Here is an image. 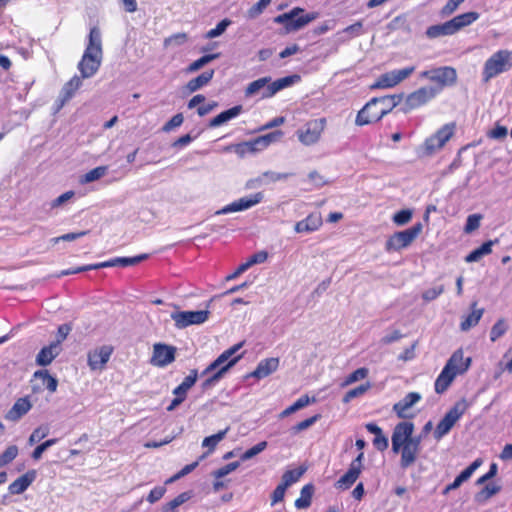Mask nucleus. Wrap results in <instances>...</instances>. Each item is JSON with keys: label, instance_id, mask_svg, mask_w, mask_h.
<instances>
[{"label": "nucleus", "instance_id": "f257e3e1", "mask_svg": "<svg viewBox=\"0 0 512 512\" xmlns=\"http://www.w3.org/2000/svg\"><path fill=\"white\" fill-rule=\"evenodd\" d=\"M414 424L409 421L398 423L393 430L392 451L400 453V466L407 469L415 463L421 451V437H413Z\"/></svg>", "mask_w": 512, "mask_h": 512}, {"label": "nucleus", "instance_id": "f03ea898", "mask_svg": "<svg viewBox=\"0 0 512 512\" xmlns=\"http://www.w3.org/2000/svg\"><path fill=\"white\" fill-rule=\"evenodd\" d=\"M242 346L243 342H240L228 348L201 372V377H207L201 385L204 391L218 383L224 374L242 358L241 354L236 355Z\"/></svg>", "mask_w": 512, "mask_h": 512}, {"label": "nucleus", "instance_id": "7ed1b4c3", "mask_svg": "<svg viewBox=\"0 0 512 512\" xmlns=\"http://www.w3.org/2000/svg\"><path fill=\"white\" fill-rule=\"evenodd\" d=\"M403 99V94L387 95L372 98L358 112L355 123L364 126L377 122L393 110Z\"/></svg>", "mask_w": 512, "mask_h": 512}, {"label": "nucleus", "instance_id": "20e7f679", "mask_svg": "<svg viewBox=\"0 0 512 512\" xmlns=\"http://www.w3.org/2000/svg\"><path fill=\"white\" fill-rule=\"evenodd\" d=\"M298 80H300L298 75L286 76L273 82H271L270 77H262L248 84L245 89V96L251 97L257 93H261L262 99L271 98L276 93L293 85Z\"/></svg>", "mask_w": 512, "mask_h": 512}, {"label": "nucleus", "instance_id": "39448f33", "mask_svg": "<svg viewBox=\"0 0 512 512\" xmlns=\"http://www.w3.org/2000/svg\"><path fill=\"white\" fill-rule=\"evenodd\" d=\"M512 69V52L506 49L493 53L484 63L482 79L485 83Z\"/></svg>", "mask_w": 512, "mask_h": 512}, {"label": "nucleus", "instance_id": "423d86ee", "mask_svg": "<svg viewBox=\"0 0 512 512\" xmlns=\"http://www.w3.org/2000/svg\"><path fill=\"white\" fill-rule=\"evenodd\" d=\"M468 407L467 402L463 399L455 403V405L444 415L437 424L434 431V438L440 440L447 435L455 423L463 416Z\"/></svg>", "mask_w": 512, "mask_h": 512}, {"label": "nucleus", "instance_id": "0eeeda50", "mask_svg": "<svg viewBox=\"0 0 512 512\" xmlns=\"http://www.w3.org/2000/svg\"><path fill=\"white\" fill-rule=\"evenodd\" d=\"M422 224L416 223L412 227L395 232L386 242V250L388 251H400L403 248L408 247L421 233Z\"/></svg>", "mask_w": 512, "mask_h": 512}, {"label": "nucleus", "instance_id": "6e6552de", "mask_svg": "<svg viewBox=\"0 0 512 512\" xmlns=\"http://www.w3.org/2000/svg\"><path fill=\"white\" fill-rule=\"evenodd\" d=\"M326 125L324 118L308 121L303 127L297 130L298 140L305 146L316 144L321 137Z\"/></svg>", "mask_w": 512, "mask_h": 512}, {"label": "nucleus", "instance_id": "1a4fd4ad", "mask_svg": "<svg viewBox=\"0 0 512 512\" xmlns=\"http://www.w3.org/2000/svg\"><path fill=\"white\" fill-rule=\"evenodd\" d=\"M456 125L455 123H447L438 129L435 134L431 135L425 140L424 147L428 154H433L442 149L444 145L454 135Z\"/></svg>", "mask_w": 512, "mask_h": 512}, {"label": "nucleus", "instance_id": "9d476101", "mask_svg": "<svg viewBox=\"0 0 512 512\" xmlns=\"http://www.w3.org/2000/svg\"><path fill=\"white\" fill-rule=\"evenodd\" d=\"M440 93V88L421 87L410 93L404 103V112L417 109L434 99Z\"/></svg>", "mask_w": 512, "mask_h": 512}, {"label": "nucleus", "instance_id": "9b49d317", "mask_svg": "<svg viewBox=\"0 0 512 512\" xmlns=\"http://www.w3.org/2000/svg\"><path fill=\"white\" fill-rule=\"evenodd\" d=\"M208 310L176 311L171 313V319L177 329H184L190 325H200L208 320Z\"/></svg>", "mask_w": 512, "mask_h": 512}, {"label": "nucleus", "instance_id": "f8f14e48", "mask_svg": "<svg viewBox=\"0 0 512 512\" xmlns=\"http://www.w3.org/2000/svg\"><path fill=\"white\" fill-rule=\"evenodd\" d=\"M303 10L293 9L289 13L279 15L275 21L284 24L288 31H297L315 19L314 14H302Z\"/></svg>", "mask_w": 512, "mask_h": 512}, {"label": "nucleus", "instance_id": "ddd939ff", "mask_svg": "<svg viewBox=\"0 0 512 512\" xmlns=\"http://www.w3.org/2000/svg\"><path fill=\"white\" fill-rule=\"evenodd\" d=\"M176 347L165 343H155L153 345V352L150 358V364L155 367H166L176 358Z\"/></svg>", "mask_w": 512, "mask_h": 512}, {"label": "nucleus", "instance_id": "4468645a", "mask_svg": "<svg viewBox=\"0 0 512 512\" xmlns=\"http://www.w3.org/2000/svg\"><path fill=\"white\" fill-rule=\"evenodd\" d=\"M263 198H264V195L262 192H257L250 196L242 197V198L235 200L232 203L224 206L220 210H218L216 212V215H224V214L248 210V209L254 207L255 205L261 203Z\"/></svg>", "mask_w": 512, "mask_h": 512}, {"label": "nucleus", "instance_id": "2eb2a0df", "mask_svg": "<svg viewBox=\"0 0 512 512\" xmlns=\"http://www.w3.org/2000/svg\"><path fill=\"white\" fill-rule=\"evenodd\" d=\"M363 458L364 454L360 453L351 462L347 472L336 482V487L341 489H348L356 482L363 468Z\"/></svg>", "mask_w": 512, "mask_h": 512}, {"label": "nucleus", "instance_id": "dca6fc26", "mask_svg": "<svg viewBox=\"0 0 512 512\" xmlns=\"http://www.w3.org/2000/svg\"><path fill=\"white\" fill-rule=\"evenodd\" d=\"M457 80V73L453 67L444 66L432 69L431 82L436 83L433 88H440V92L446 86H452Z\"/></svg>", "mask_w": 512, "mask_h": 512}, {"label": "nucleus", "instance_id": "f3484780", "mask_svg": "<svg viewBox=\"0 0 512 512\" xmlns=\"http://www.w3.org/2000/svg\"><path fill=\"white\" fill-rule=\"evenodd\" d=\"M113 347L110 345H103L101 347L95 348L88 353V366L91 370H102L105 364L109 361L112 353Z\"/></svg>", "mask_w": 512, "mask_h": 512}, {"label": "nucleus", "instance_id": "a211bd4d", "mask_svg": "<svg viewBox=\"0 0 512 512\" xmlns=\"http://www.w3.org/2000/svg\"><path fill=\"white\" fill-rule=\"evenodd\" d=\"M83 55L87 58H95L102 60L103 49H102V36L101 31L98 27H92L88 35V43L84 50Z\"/></svg>", "mask_w": 512, "mask_h": 512}, {"label": "nucleus", "instance_id": "6ab92c4d", "mask_svg": "<svg viewBox=\"0 0 512 512\" xmlns=\"http://www.w3.org/2000/svg\"><path fill=\"white\" fill-rule=\"evenodd\" d=\"M471 365V358H464L461 349L456 350L445 364V368L451 373H456V376L464 374Z\"/></svg>", "mask_w": 512, "mask_h": 512}, {"label": "nucleus", "instance_id": "aec40b11", "mask_svg": "<svg viewBox=\"0 0 512 512\" xmlns=\"http://www.w3.org/2000/svg\"><path fill=\"white\" fill-rule=\"evenodd\" d=\"M482 465V459L477 458L466 469H464L455 480L447 485L443 490V495H447L450 491L458 489L464 482H466L473 473Z\"/></svg>", "mask_w": 512, "mask_h": 512}, {"label": "nucleus", "instance_id": "412c9836", "mask_svg": "<svg viewBox=\"0 0 512 512\" xmlns=\"http://www.w3.org/2000/svg\"><path fill=\"white\" fill-rule=\"evenodd\" d=\"M82 77L77 75L73 76L61 89L59 98L57 100V111H59L67 101H69L74 93L81 87Z\"/></svg>", "mask_w": 512, "mask_h": 512}, {"label": "nucleus", "instance_id": "4be33fe9", "mask_svg": "<svg viewBox=\"0 0 512 512\" xmlns=\"http://www.w3.org/2000/svg\"><path fill=\"white\" fill-rule=\"evenodd\" d=\"M283 136V132L280 130L270 132L266 135L257 137L256 139L247 142L248 148L253 151H261L267 148L271 143L279 141Z\"/></svg>", "mask_w": 512, "mask_h": 512}, {"label": "nucleus", "instance_id": "5701e85b", "mask_svg": "<svg viewBox=\"0 0 512 512\" xmlns=\"http://www.w3.org/2000/svg\"><path fill=\"white\" fill-rule=\"evenodd\" d=\"M31 408L32 404L28 397L19 398L6 413L5 418L8 421L16 422L27 414Z\"/></svg>", "mask_w": 512, "mask_h": 512}, {"label": "nucleus", "instance_id": "b1692460", "mask_svg": "<svg viewBox=\"0 0 512 512\" xmlns=\"http://www.w3.org/2000/svg\"><path fill=\"white\" fill-rule=\"evenodd\" d=\"M420 400L421 395L418 392H410L402 400L393 405V411L399 418H408L407 410Z\"/></svg>", "mask_w": 512, "mask_h": 512}, {"label": "nucleus", "instance_id": "393cba45", "mask_svg": "<svg viewBox=\"0 0 512 512\" xmlns=\"http://www.w3.org/2000/svg\"><path fill=\"white\" fill-rule=\"evenodd\" d=\"M148 258V254H140L135 257H116L108 261L97 263L98 269L109 268V267H127L140 263Z\"/></svg>", "mask_w": 512, "mask_h": 512}, {"label": "nucleus", "instance_id": "a878e982", "mask_svg": "<svg viewBox=\"0 0 512 512\" xmlns=\"http://www.w3.org/2000/svg\"><path fill=\"white\" fill-rule=\"evenodd\" d=\"M322 225V217L320 213L309 214L305 219L295 224L294 230L297 233H310L318 230Z\"/></svg>", "mask_w": 512, "mask_h": 512}, {"label": "nucleus", "instance_id": "bb28decb", "mask_svg": "<svg viewBox=\"0 0 512 512\" xmlns=\"http://www.w3.org/2000/svg\"><path fill=\"white\" fill-rule=\"evenodd\" d=\"M101 63L102 60L95 58H87L84 55H82V58L77 65V68L82 78H91L98 72Z\"/></svg>", "mask_w": 512, "mask_h": 512}, {"label": "nucleus", "instance_id": "cd10ccee", "mask_svg": "<svg viewBox=\"0 0 512 512\" xmlns=\"http://www.w3.org/2000/svg\"><path fill=\"white\" fill-rule=\"evenodd\" d=\"M59 351V341L43 347L36 356L37 365H49L58 356Z\"/></svg>", "mask_w": 512, "mask_h": 512}, {"label": "nucleus", "instance_id": "c85d7f7f", "mask_svg": "<svg viewBox=\"0 0 512 512\" xmlns=\"http://www.w3.org/2000/svg\"><path fill=\"white\" fill-rule=\"evenodd\" d=\"M279 366L278 358H267L261 360L256 369L252 372V376L258 379L265 378L269 376L271 373L277 370Z\"/></svg>", "mask_w": 512, "mask_h": 512}, {"label": "nucleus", "instance_id": "c756f323", "mask_svg": "<svg viewBox=\"0 0 512 512\" xmlns=\"http://www.w3.org/2000/svg\"><path fill=\"white\" fill-rule=\"evenodd\" d=\"M35 477V471H28L24 475L20 476L9 485L8 490L10 494H22L32 484V482L35 480Z\"/></svg>", "mask_w": 512, "mask_h": 512}, {"label": "nucleus", "instance_id": "7c9ffc66", "mask_svg": "<svg viewBox=\"0 0 512 512\" xmlns=\"http://www.w3.org/2000/svg\"><path fill=\"white\" fill-rule=\"evenodd\" d=\"M366 429L369 433L374 434L373 445L378 451H384L389 446L388 438L383 434L382 429L375 423H367Z\"/></svg>", "mask_w": 512, "mask_h": 512}, {"label": "nucleus", "instance_id": "2f4dec72", "mask_svg": "<svg viewBox=\"0 0 512 512\" xmlns=\"http://www.w3.org/2000/svg\"><path fill=\"white\" fill-rule=\"evenodd\" d=\"M242 109L243 108L241 105H236L226 111L221 112L219 115H217L216 117H214L213 119L210 120L209 127L215 128V127L221 126L222 124L236 118L237 116H239L241 114Z\"/></svg>", "mask_w": 512, "mask_h": 512}, {"label": "nucleus", "instance_id": "473e14b6", "mask_svg": "<svg viewBox=\"0 0 512 512\" xmlns=\"http://www.w3.org/2000/svg\"><path fill=\"white\" fill-rule=\"evenodd\" d=\"M457 33L451 20L438 24V25H432L427 28L426 35L429 38H438L440 36H447V35H453Z\"/></svg>", "mask_w": 512, "mask_h": 512}, {"label": "nucleus", "instance_id": "72a5a7b5", "mask_svg": "<svg viewBox=\"0 0 512 512\" xmlns=\"http://www.w3.org/2000/svg\"><path fill=\"white\" fill-rule=\"evenodd\" d=\"M456 378V373H451L448 368H443L435 381V392L437 394L444 393Z\"/></svg>", "mask_w": 512, "mask_h": 512}, {"label": "nucleus", "instance_id": "f704fd0d", "mask_svg": "<svg viewBox=\"0 0 512 512\" xmlns=\"http://www.w3.org/2000/svg\"><path fill=\"white\" fill-rule=\"evenodd\" d=\"M214 70H207L201 73L199 76L191 79L187 85L186 88L190 93H193L205 85H207L213 78Z\"/></svg>", "mask_w": 512, "mask_h": 512}, {"label": "nucleus", "instance_id": "c9c22d12", "mask_svg": "<svg viewBox=\"0 0 512 512\" xmlns=\"http://www.w3.org/2000/svg\"><path fill=\"white\" fill-rule=\"evenodd\" d=\"M495 242H497V240H489L487 242H484L480 247L470 252L465 257V261L468 263L478 262L482 257L492 252V246L494 245Z\"/></svg>", "mask_w": 512, "mask_h": 512}, {"label": "nucleus", "instance_id": "e433bc0d", "mask_svg": "<svg viewBox=\"0 0 512 512\" xmlns=\"http://www.w3.org/2000/svg\"><path fill=\"white\" fill-rule=\"evenodd\" d=\"M198 379V372L197 370H191L189 375H187L182 383L178 385L174 390V395H179L183 398H186L188 390L196 383Z\"/></svg>", "mask_w": 512, "mask_h": 512}, {"label": "nucleus", "instance_id": "4c0bfd02", "mask_svg": "<svg viewBox=\"0 0 512 512\" xmlns=\"http://www.w3.org/2000/svg\"><path fill=\"white\" fill-rule=\"evenodd\" d=\"M228 430H229V428L227 427L224 430H221L214 435L204 438V440L202 441V446L205 448H208V451H207V453H205L204 455H202L200 457V460L204 459L206 455H208L209 453H211L215 450V448L219 444V442H221L225 438Z\"/></svg>", "mask_w": 512, "mask_h": 512}, {"label": "nucleus", "instance_id": "58836bf2", "mask_svg": "<svg viewBox=\"0 0 512 512\" xmlns=\"http://www.w3.org/2000/svg\"><path fill=\"white\" fill-rule=\"evenodd\" d=\"M479 18V14L477 12H467L460 14L453 19H451V22L456 30L458 32L462 28L469 26L474 21H476Z\"/></svg>", "mask_w": 512, "mask_h": 512}, {"label": "nucleus", "instance_id": "ea45409f", "mask_svg": "<svg viewBox=\"0 0 512 512\" xmlns=\"http://www.w3.org/2000/svg\"><path fill=\"white\" fill-rule=\"evenodd\" d=\"M394 71L386 72L379 76L377 81L371 86L372 89H387L398 85Z\"/></svg>", "mask_w": 512, "mask_h": 512}, {"label": "nucleus", "instance_id": "a19ab883", "mask_svg": "<svg viewBox=\"0 0 512 512\" xmlns=\"http://www.w3.org/2000/svg\"><path fill=\"white\" fill-rule=\"evenodd\" d=\"M34 378L40 379L42 381V385L51 392L54 393L57 390L58 381L55 377H53L48 370H39L34 373Z\"/></svg>", "mask_w": 512, "mask_h": 512}, {"label": "nucleus", "instance_id": "79ce46f5", "mask_svg": "<svg viewBox=\"0 0 512 512\" xmlns=\"http://www.w3.org/2000/svg\"><path fill=\"white\" fill-rule=\"evenodd\" d=\"M313 490L314 487L311 484L302 487L300 497L295 501V507L297 509H306L311 505Z\"/></svg>", "mask_w": 512, "mask_h": 512}, {"label": "nucleus", "instance_id": "37998d69", "mask_svg": "<svg viewBox=\"0 0 512 512\" xmlns=\"http://www.w3.org/2000/svg\"><path fill=\"white\" fill-rule=\"evenodd\" d=\"M306 468L305 467H299L292 470H287L282 475L281 484L288 488L292 484L299 481V479L302 477V475L305 473Z\"/></svg>", "mask_w": 512, "mask_h": 512}, {"label": "nucleus", "instance_id": "c03bdc74", "mask_svg": "<svg viewBox=\"0 0 512 512\" xmlns=\"http://www.w3.org/2000/svg\"><path fill=\"white\" fill-rule=\"evenodd\" d=\"M476 303L472 304V308H475ZM484 313L483 309H473L472 312L461 322L460 328L463 331L469 330L471 327L478 324L482 315Z\"/></svg>", "mask_w": 512, "mask_h": 512}, {"label": "nucleus", "instance_id": "a18cd8bd", "mask_svg": "<svg viewBox=\"0 0 512 512\" xmlns=\"http://www.w3.org/2000/svg\"><path fill=\"white\" fill-rule=\"evenodd\" d=\"M311 403V399L307 396V395H304V396H301L299 399H297L292 405H290L289 407H287L286 409H284L281 413H280V418H285V417H288L289 415L305 408L306 406H308L309 404Z\"/></svg>", "mask_w": 512, "mask_h": 512}, {"label": "nucleus", "instance_id": "49530a36", "mask_svg": "<svg viewBox=\"0 0 512 512\" xmlns=\"http://www.w3.org/2000/svg\"><path fill=\"white\" fill-rule=\"evenodd\" d=\"M106 172H107L106 166H98V167L88 171L87 173H85L81 177L80 183L87 184V183L96 181V180L102 178L103 176H105Z\"/></svg>", "mask_w": 512, "mask_h": 512}, {"label": "nucleus", "instance_id": "de8ad7c7", "mask_svg": "<svg viewBox=\"0 0 512 512\" xmlns=\"http://www.w3.org/2000/svg\"><path fill=\"white\" fill-rule=\"evenodd\" d=\"M508 330V325L504 319H499L491 328L490 340L495 342L501 336H503Z\"/></svg>", "mask_w": 512, "mask_h": 512}, {"label": "nucleus", "instance_id": "09e8293b", "mask_svg": "<svg viewBox=\"0 0 512 512\" xmlns=\"http://www.w3.org/2000/svg\"><path fill=\"white\" fill-rule=\"evenodd\" d=\"M232 24V21L228 18H225L223 20H221L215 28L209 30L207 33H206V38L207 39H213V38H216V37H219L220 35H222L226 29Z\"/></svg>", "mask_w": 512, "mask_h": 512}, {"label": "nucleus", "instance_id": "8fccbe9b", "mask_svg": "<svg viewBox=\"0 0 512 512\" xmlns=\"http://www.w3.org/2000/svg\"><path fill=\"white\" fill-rule=\"evenodd\" d=\"M368 372H369L368 369L365 367L356 369L354 372H352L351 374H349L346 377V379L342 383V386H348V385H351L359 380L366 378L368 375Z\"/></svg>", "mask_w": 512, "mask_h": 512}, {"label": "nucleus", "instance_id": "3c124183", "mask_svg": "<svg viewBox=\"0 0 512 512\" xmlns=\"http://www.w3.org/2000/svg\"><path fill=\"white\" fill-rule=\"evenodd\" d=\"M483 216L481 214H471L467 217L466 224L464 226V232L471 234L480 227V222Z\"/></svg>", "mask_w": 512, "mask_h": 512}, {"label": "nucleus", "instance_id": "603ef678", "mask_svg": "<svg viewBox=\"0 0 512 512\" xmlns=\"http://www.w3.org/2000/svg\"><path fill=\"white\" fill-rule=\"evenodd\" d=\"M18 455V447L11 445L0 455V468L12 462Z\"/></svg>", "mask_w": 512, "mask_h": 512}, {"label": "nucleus", "instance_id": "864d4df0", "mask_svg": "<svg viewBox=\"0 0 512 512\" xmlns=\"http://www.w3.org/2000/svg\"><path fill=\"white\" fill-rule=\"evenodd\" d=\"M319 419H320L319 414H316L310 418H307V419L297 423L296 425H294L291 428V432L293 434H298V433L310 428L311 426H313Z\"/></svg>", "mask_w": 512, "mask_h": 512}, {"label": "nucleus", "instance_id": "5fc2aeb1", "mask_svg": "<svg viewBox=\"0 0 512 512\" xmlns=\"http://www.w3.org/2000/svg\"><path fill=\"white\" fill-rule=\"evenodd\" d=\"M267 442L266 441H261L259 442L258 444H256L255 446L251 447L250 449L246 450L241 456H240V459L242 461H247L253 457H255L256 455L260 454L261 452H263L266 447H267Z\"/></svg>", "mask_w": 512, "mask_h": 512}, {"label": "nucleus", "instance_id": "6e6d98bb", "mask_svg": "<svg viewBox=\"0 0 512 512\" xmlns=\"http://www.w3.org/2000/svg\"><path fill=\"white\" fill-rule=\"evenodd\" d=\"M217 57H218V54L204 55V56L200 57L199 59L195 60L194 62H192L188 66L187 71L195 72V71L199 70L200 68H202L204 65L211 62L212 60L216 59Z\"/></svg>", "mask_w": 512, "mask_h": 512}, {"label": "nucleus", "instance_id": "4d7b16f0", "mask_svg": "<svg viewBox=\"0 0 512 512\" xmlns=\"http://www.w3.org/2000/svg\"><path fill=\"white\" fill-rule=\"evenodd\" d=\"M272 0H259L256 4H254L247 12L248 18L255 19L260 14L263 13V11L266 9V7L271 3Z\"/></svg>", "mask_w": 512, "mask_h": 512}, {"label": "nucleus", "instance_id": "13d9d810", "mask_svg": "<svg viewBox=\"0 0 512 512\" xmlns=\"http://www.w3.org/2000/svg\"><path fill=\"white\" fill-rule=\"evenodd\" d=\"M443 292H444V286L443 285H436L434 287L426 289L422 293V299L425 302H431V301L437 299Z\"/></svg>", "mask_w": 512, "mask_h": 512}, {"label": "nucleus", "instance_id": "bf43d9fd", "mask_svg": "<svg viewBox=\"0 0 512 512\" xmlns=\"http://www.w3.org/2000/svg\"><path fill=\"white\" fill-rule=\"evenodd\" d=\"M91 270H98L97 263H95V264H88V265L80 266V267H77V268H71V269L62 270V271H60L56 275V277L60 278V277H63V276L73 275V274H77V273H81V272H86V271H91Z\"/></svg>", "mask_w": 512, "mask_h": 512}, {"label": "nucleus", "instance_id": "052dcab7", "mask_svg": "<svg viewBox=\"0 0 512 512\" xmlns=\"http://www.w3.org/2000/svg\"><path fill=\"white\" fill-rule=\"evenodd\" d=\"M371 387L370 383H366V384H361L359 385L358 387L354 388V389H351L349 390L344 398H343V401L344 402H349L351 401L352 399L358 397V396H361L363 395L366 391H368V389Z\"/></svg>", "mask_w": 512, "mask_h": 512}, {"label": "nucleus", "instance_id": "680f3d73", "mask_svg": "<svg viewBox=\"0 0 512 512\" xmlns=\"http://www.w3.org/2000/svg\"><path fill=\"white\" fill-rule=\"evenodd\" d=\"M58 442L57 438L46 440L45 442L38 445L34 451L32 452V458L34 460H39L42 457V454L51 446L55 445Z\"/></svg>", "mask_w": 512, "mask_h": 512}, {"label": "nucleus", "instance_id": "e2e57ef3", "mask_svg": "<svg viewBox=\"0 0 512 512\" xmlns=\"http://www.w3.org/2000/svg\"><path fill=\"white\" fill-rule=\"evenodd\" d=\"M411 218L412 211L410 209H403L394 214L393 222L398 226H402L407 224Z\"/></svg>", "mask_w": 512, "mask_h": 512}, {"label": "nucleus", "instance_id": "0e129e2a", "mask_svg": "<svg viewBox=\"0 0 512 512\" xmlns=\"http://www.w3.org/2000/svg\"><path fill=\"white\" fill-rule=\"evenodd\" d=\"M240 466V462H231L213 472V476L217 479L223 478L229 473L235 471Z\"/></svg>", "mask_w": 512, "mask_h": 512}, {"label": "nucleus", "instance_id": "69168bd1", "mask_svg": "<svg viewBox=\"0 0 512 512\" xmlns=\"http://www.w3.org/2000/svg\"><path fill=\"white\" fill-rule=\"evenodd\" d=\"M500 486L495 484H487L477 495L476 498L480 499H488L500 491Z\"/></svg>", "mask_w": 512, "mask_h": 512}, {"label": "nucleus", "instance_id": "338daca9", "mask_svg": "<svg viewBox=\"0 0 512 512\" xmlns=\"http://www.w3.org/2000/svg\"><path fill=\"white\" fill-rule=\"evenodd\" d=\"M292 175H293L292 173H278V172H273V171H266L263 173V177L265 179L266 184L270 183V182L286 180L287 178H289Z\"/></svg>", "mask_w": 512, "mask_h": 512}, {"label": "nucleus", "instance_id": "774afa93", "mask_svg": "<svg viewBox=\"0 0 512 512\" xmlns=\"http://www.w3.org/2000/svg\"><path fill=\"white\" fill-rule=\"evenodd\" d=\"M189 498L190 496L188 493H181L167 504L165 510L176 511V508L188 501Z\"/></svg>", "mask_w": 512, "mask_h": 512}]
</instances>
